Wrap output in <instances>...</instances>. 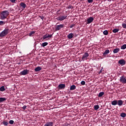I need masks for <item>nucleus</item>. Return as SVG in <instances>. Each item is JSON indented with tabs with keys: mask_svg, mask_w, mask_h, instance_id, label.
<instances>
[{
	"mask_svg": "<svg viewBox=\"0 0 126 126\" xmlns=\"http://www.w3.org/2000/svg\"><path fill=\"white\" fill-rule=\"evenodd\" d=\"M8 15H9V12L7 10L2 11L1 12V19L4 20L6 19Z\"/></svg>",
	"mask_w": 126,
	"mask_h": 126,
	"instance_id": "nucleus-1",
	"label": "nucleus"
},
{
	"mask_svg": "<svg viewBox=\"0 0 126 126\" xmlns=\"http://www.w3.org/2000/svg\"><path fill=\"white\" fill-rule=\"evenodd\" d=\"M9 33V29L8 28L4 29L1 33H0V37H3L6 36Z\"/></svg>",
	"mask_w": 126,
	"mask_h": 126,
	"instance_id": "nucleus-2",
	"label": "nucleus"
},
{
	"mask_svg": "<svg viewBox=\"0 0 126 126\" xmlns=\"http://www.w3.org/2000/svg\"><path fill=\"white\" fill-rule=\"evenodd\" d=\"M119 81H120V82H121L123 84H126V76L124 75L121 76V77H120Z\"/></svg>",
	"mask_w": 126,
	"mask_h": 126,
	"instance_id": "nucleus-3",
	"label": "nucleus"
},
{
	"mask_svg": "<svg viewBox=\"0 0 126 126\" xmlns=\"http://www.w3.org/2000/svg\"><path fill=\"white\" fill-rule=\"evenodd\" d=\"M64 27L63 24H60L59 25H56L55 26V31H59Z\"/></svg>",
	"mask_w": 126,
	"mask_h": 126,
	"instance_id": "nucleus-4",
	"label": "nucleus"
},
{
	"mask_svg": "<svg viewBox=\"0 0 126 126\" xmlns=\"http://www.w3.org/2000/svg\"><path fill=\"white\" fill-rule=\"evenodd\" d=\"M53 33H52V34H45L44 35H43V40H48L47 38L48 37L49 38H51L53 36Z\"/></svg>",
	"mask_w": 126,
	"mask_h": 126,
	"instance_id": "nucleus-5",
	"label": "nucleus"
},
{
	"mask_svg": "<svg viewBox=\"0 0 126 126\" xmlns=\"http://www.w3.org/2000/svg\"><path fill=\"white\" fill-rule=\"evenodd\" d=\"M66 17H67V16H59L58 18H56V20H57L58 21H62L65 20V19H66Z\"/></svg>",
	"mask_w": 126,
	"mask_h": 126,
	"instance_id": "nucleus-6",
	"label": "nucleus"
},
{
	"mask_svg": "<svg viewBox=\"0 0 126 126\" xmlns=\"http://www.w3.org/2000/svg\"><path fill=\"white\" fill-rule=\"evenodd\" d=\"M118 64H120L121 66H123L126 64V61L124 59H121L118 61Z\"/></svg>",
	"mask_w": 126,
	"mask_h": 126,
	"instance_id": "nucleus-7",
	"label": "nucleus"
},
{
	"mask_svg": "<svg viewBox=\"0 0 126 126\" xmlns=\"http://www.w3.org/2000/svg\"><path fill=\"white\" fill-rule=\"evenodd\" d=\"M29 70H23V71L20 72L21 75H26L29 74Z\"/></svg>",
	"mask_w": 126,
	"mask_h": 126,
	"instance_id": "nucleus-8",
	"label": "nucleus"
},
{
	"mask_svg": "<svg viewBox=\"0 0 126 126\" xmlns=\"http://www.w3.org/2000/svg\"><path fill=\"white\" fill-rule=\"evenodd\" d=\"M93 21L94 18L93 17H90V18L87 20V24H90Z\"/></svg>",
	"mask_w": 126,
	"mask_h": 126,
	"instance_id": "nucleus-9",
	"label": "nucleus"
},
{
	"mask_svg": "<svg viewBox=\"0 0 126 126\" xmlns=\"http://www.w3.org/2000/svg\"><path fill=\"white\" fill-rule=\"evenodd\" d=\"M89 56V54L88 53H85V54L82 56V61H85V60L87 59L88 57Z\"/></svg>",
	"mask_w": 126,
	"mask_h": 126,
	"instance_id": "nucleus-10",
	"label": "nucleus"
},
{
	"mask_svg": "<svg viewBox=\"0 0 126 126\" xmlns=\"http://www.w3.org/2000/svg\"><path fill=\"white\" fill-rule=\"evenodd\" d=\"M58 90H63L65 89V84H60L58 85Z\"/></svg>",
	"mask_w": 126,
	"mask_h": 126,
	"instance_id": "nucleus-11",
	"label": "nucleus"
},
{
	"mask_svg": "<svg viewBox=\"0 0 126 126\" xmlns=\"http://www.w3.org/2000/svg\"><path fill=\"white\" fill-rule=\"evenodd\" d=\"M74 37V34L73 33H70L67 35V38L69 39H71Z\"/></svg>",
	"mask_w": 126,
	"mask_h": 126,
	"instance_id": "nucleus-12",
	"label": "nucleus"
},
{
	"mask_svg": "<svg viewBox=\"0 0 126 126\" xmlns=\"http://www.w3.org/2000/svg\"><path fill=\"white\" fill-rule=\"evenodd\" d=\"M42 70V68L40 66H37L36 68H34V71L35 72H39L40 71H41Z\"/></svg>",
	"mask_w": 126,
	"mask_h": 126,
	"instance_id": "nucleus-13",
	"label": "nucleus"
},
{
	"mask_svg": "<svg viewBox=\"0 0 126 126\" xmlns=\"http://www.w3.org/2000/svg\"><path fill=\"white\" fill-rule=\"evenodd\" d=\"M123 103H124V101L123 100H117V105H118V106H122Z\"/></svg>",
	"mask_w": 126,
	"mask_h": 126,
	"instance_id": "nucleus-14",
	"label": "nucleus"
},
{
	"mask_svg": "<svg viewBox=\"0 0 126 126\" xmlns=\"http://www.w3.org/2000/svg\"><path fill=\"white\" fill-rule=\"evenodd\" d=\"M43 126H53V122H47Z\"/></svg>",
	"mask_w": 126,
	"mask_h": 126,
	"instance_id": "nucleus-15",
	"label": "nucleus"
},
{
	"mask_svg": "<svg viewBox=\"0 0 126 126\" xmlns=\"http://www.w3.org/2000/svg\"><path fill=\"white\" fill-rule=\"evenodd\" d=\"M20 5L21 7H23V9H24L25 8H26V3H25L24 2H20Z\"/></svg>",
	"mask_w": 126,
	"mask_h": 126,
	"instance_id": "nucleus-16",
	"label": "nucleus"
},
{
	"mask_svg": "<svg viewBox=\"0 0 126 126\" xmlns=\"http://www.w3.org/2000/svg\"><path fill=\"white\" fill-rule=\"evenodd\" d=\"M76 87L74 85H72L70 86V88H69V90L70 91H74L76 90Z\"/></svg>",
	"mask_w": 126,
	"mask_h": 126,
	"instance_id": "nucleus-17",
	"label": "nucleus"
},
{
	"mask_svg": "<svg viewBox=\"0 0 126 126\" xmlns=\"http://www.w3.org/2000/svg\"><path fill=\"white\" fill-rule=\"evenodd\" d=\"M120 51V49L119 48H116V49H114L113 50V53L114 54H117L118 53V52Z\"/></svg>",
	"mask_w": 126,
	"mask_h": 126,
	"instance_id": "nucleus-18",
	"label": "nucleus"
},
{
	"mask_svg": "<svg viewBox=\"0 0 126 126\" xmlns=\"http://www.w3.org/2000/svg\"><path fill=\"white\" fill-rule=\"evenodd\" d=\"M109 53H110L109 50H106L103 53V56L105 57V56L109 54Z\"/></svg>",
	"mask_w": 126,
	"mask_h": 126,
	"instance_id": "nucleus-19",
	"label": "nucleus"
},
{
	"mask_svg": "<svg viewBox=\"0 0 126 126\" xmlns=\"http://www.w3.org/2000/svg\"><path fill=\"white\" fill-rule=\"evenodd\" d=\"M35 32H36L35 31L31 32L29 34V36L30 37H32L33 35H34V34L35 33Z\"/></svg>",
	"mask_w": 126,
	"mask_h": 126,
	"instance_id": "nucleus-20",
	"label": "nucleus"
},
{
	"mask_svg": "<svg viewBox=\"0 0 126 126\" xmlns=\"http://www.w3.org/2000/svg\"><path fill=\"white\" fill-rule=\"evenodd\" d=\"M117 101L118 100H113L112 101H111V105H112L113 106L116 105L117 104Z\"/></svg>",
	"mask_w": 126,
	"mask_h": 126,
	"instance_id": "nucleus-21",
	"label": "nucleus"
},
{
	"mask_svg": "<svg viewBox=\"0 0 126 126\" xmlns=\"http://www.w3.org/2000/svg\"><path fill=\"white\" fill-rule=\"evenodd\" d=\"M6 100H7V98H6L5 97H0V103L4 102V101H6Z\"/></svg>",
	"mask_w": 126,
	"mask_h": 126,
	"instance_id": "nucleus-22",
	"label": "nucleus"
},
{
	"mask_svg": "<svg viewBox=\"0 0 126 126\" xmlns=\"http://www.w3.org/2000/svg\"><path fill=\"white\" fill-rule=\"evenodd\" d=\"M94 108L95 111H97V110L99 109V107L98 105H94Z\"/></svg>",
	"mask_w": 126,
	"mask_h": 126,
	"instance_id": "nucleus-23",
	"label": "nucleus"
},
{
	"mask_svg": "<svg viewBox=\"0 0 126 126\" xmlns=\"http://www.w3.org/2000/svg\"><path fill=\"white\" fill-rule=\"evenodd\" d=\"M104 92H100L98 94V97H102V95H104Z\"/></svg>",
	"mask_w": 126,
	"mask_h": 126,
	"instance_id": "nucleus-24",
	"label": "nucleus"
},
{
	"mask_svg": "<svg viewBox=\"0 0 126 126\" xmlns=\"http://www.w3.org/2000/svg\"><path fill=\"white\" fill-rule=\"evenodd\" d=\"M4 91H5V89L3 86L0 87V92H4Z\"/></svg>",
	"mask_w": 126,
	"mask_h": 126,
	"instance_id": "nucleus-25",
	"label": "nucleus"
},
{
	"mask_svg": "<svg viewBox=\"0 0 126 126\" xmlns=\"http://www.w3.org/2000/svg\"><path fill=\"white\" fill-rule=\"evenodd\" d=\"M119 31V29H115L112 30L113 33H117Z\"/></svg>",
	"mask_w": 126,
	"mask_h": 126,
	"instance_id": "nucleus-26",
	"label": "nucleus"
},
{
	"mask_svg": "<svg viewBox=\"0 0 126 126\" xmlns=\"http://www.w3.org/2000/svg\"><path fill=\"white\" fill-rule=\"evenodd\" d=\"M1 124L4 125V126H7L8 125V123L6 121H3Z\"/></svg>",
	"mask_w": 126,
	"mask_h": 126,
	"instance_id": "nucleus-27",
	"label": "nucleus"
},
{
	"mask_svg": "<svg viewBox=\"0 0 126 126\" xmlns=\"http://www.w3.org/2000/svg\"><path fill=\"white\" fill-rule=\"evenodd\" d=\"M47 45H48V42H44V43H42V44H41V46L43 47H44Z\"/></svg>",
	"mask_w": 126,
	"mask_h": 126,
	"instance_id": "nucleus-28",
	"label": "nucleus"
},
{
	"mask_svg": "<svg viewBox=\"0 0 126 126\" xmlns=\"http://www.w3.org/2000/svg\"><path fill=\"white\" fill-rule=\"evenodd\" d=\"M126 114L125 113H121V117H122L123 118H124L126 117Z\"/></svg>",
	"mask_w": 126,
	"mask_h": 126,
	"instance_id": "nucleus-29",
	"label": "nucleus"
},
{
	"mask_svg": "<svg viewBox=\"0 0 126 126\" xmlns=\"http://www.w3.org/2000/svg\"><path fill=\"white\" fill-rule=\"evenodd\" d=\"M121 49L122 50H125L126 49V44H124L121 46Z\"/></svg>",
	"mask_w": 126,
	"mask_h": 126,
	"instance_id": "nucleus-30",
	"label": "nucleus"
},
{
	"mask_svg": "<svg viewBox=\"0 0 126 126\" xmlns=\"http://www.w3.org/2000/svg\"><path fill=\"white\" fill-rule=\"evenodd\" d=\"M109 34V32L107 30H105V31H103V34L105 35H107Z\"/></svg>",
	"mask_w": 126,
	"mask_h": 126,
	"instance_id": "nucleus-31",
	"label": "nucleus"
},
{
	"mask_svg": "<svg viewBox=\"0 0 126 126\" xmlns=\"http://www.w3.org/2000/svg\"><path fill=\"white\" fill-rule=\"evenodd\" d=\"M5 24V22H3L2 21H0V25L2 26L4 25Z\"/></svg>",
	"mask_w": 126,
	"mask_h": 126,
	"instance_id": "nucleus-32",
	"label": "nucleus"
},
{
	"mask_svg": "<svg viewBox=\"0 0 126 126\" xmlns=\"http://www.w3.org/2000/svg\"><path fill=\"white\" fill-rule=\"evenodd\" d=\"M14 121L13 120H10V121H9V124H10V125H13L14 124Z\"/></svg>",
	"mask_w": 126,
	"mask_h": 126,
	"instance_id": "nucleus-33",
	"label": "nucleus"
},
{
	"mask_svg": "<svg viewBox=\"0 0 126 126\" xmlns=\"http://www.w3.org/2000/svg\"><path fill=\"white\" fill-rule=\"evenodd\" d=\"M122 27H123V28L126 29V24H124V23H123L122 24Z\"/></svg>",
	"mask_w": 126,
	"mask_h": 126,
	"instance_id": "nucleus-34",
	"label": "nucleus"
},
{
	"mask_svg": "<svg viewBox=\"0 0 126 126\" xmlns=\"http://www.w3.org/2000/svg\"><path fill=\"white\" fill-rule=\"evenodd\" d=\"M81 85H85V82L84 81H82V82H81Z\"/></svg>",
	"mask_w": 126,
	"mask_h": 126,
	"instance_id": "nucleus-35",
	"label": "nucleus"
},
{
	"mask_svg": "<svg viewBox=\"0 0 126 126\" xmlns=\"http://www.w3.org/2000/svg\"><path fill=\"white\" fill-rule=\"evenodd\" d=\"M75 26V24H72L70 25V27H69V28H73V27H74Z\"/></svg>",
	"mask_w": 126,
	"mask_h": 126,
	"instance_id": "nucleus-36",
	"label": "nucleus"
},
{
	"mask_svg": "<svg viewBox=\"0 0 126 126\" xmlns=\"http://www.w3.org/2000/svg\"><path fill=\"white\" fill-rule=\"evenodd\" d=\"M10 1L13 3H15L16 0H10Z\"/></svg>",
	"mask_w": 126,
	"mask_h": 126,
	"instance_id": "nucleus-37",
	"label": "nucleus"
},
{
	"mask_svg": "<svg viewBox=\"0 0 126 126\" xmlns=\"http://www.w3.org/2000/svg\"><path fill=\"white\" fill-rule=\"evenodd\" d=\"M27 107L26 105H24V106H23V107H22V109H23V110H25L26 109Z\"/></svg>",
	"mask_w": 126,
	"mask_h": 126,
	"instance_id": "nucleus-38",
	"label": "nucleus"
},
{
	"mask_svg": "<svg viewBox=\"0 0 126 126\" xmlns=\"http://www.w3.org/2000/svg\"><path fill=\"white\" fill-rule=\"evenodd\" d=\"M88 2L89 3L93 2V0H88Z\"/></svg>",
	"mask_w": 126,
	"mask_h": 126,
	"instance_id": "nucleus-39",
	"label": "nucleus"
},
{
	"mask_svg": "<svg viewBox=\"0 0 126 126\" xmlns=\"http://www.w3.org/2000/svg\"><path fill=\"white\" fill-rule=\"evenodd\" d=\"M71 8H72V6L71 5L68 6V9H70Z\"/></svg>",
	"mask_w": 126,
	"mask_h": 126,
	"instance_id": "nucleus-40",
	"label": "nucleus"
},
{
	"mask_svg": "<svg viewBox=\"0 0 126 126\" xmlns=\"http://www.w3.org/2000/svg\"><path fill=\"white\" fill-rule=\"evenodd\" d=\"M39 18H40V19H41L42 20H43L44 19V17H43V16H39Z\"/></svg>",
	"mask_w": 126,
	"mask_h": 126,
	"instance_id": "nucleus-41",
	"label": "nucleus"
},
{
	"mask_svg": "<svg viewBox=\"0 0 126 126\" xmlns=\"http://www.w3.org/2000/svg\"><path fill=\"white\" fill-rule=\"evenodd\" d=\"M102 73V70H100V71H99V72H98V74H100Z\"/></svg>",
	"mask_w": 126,
	"mask_h": 126,
	"instance_id": "nucleus-42",
	"label": "nucleus"
},
{
	"mask_svg": "<svg viewBox=\"0 0 126 126\" xmlns=\"http://www.w3.org/2000/svg\"><path fill=\"white\" fill-rule=\"evenodd\" d=\"M65 126H70V125H69V124H68L67 125Z\"/></svg>",
	"mask_w": 126,
	"mask_h": 126,
	"instance_id": "nucleus-43",
	"label": "nucleus"
}]
</instances>
